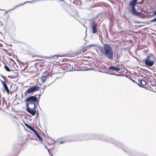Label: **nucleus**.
<instances>
[{"label": "nucleus", "mask_w": 156, "mask_h": 156, "mask_svg": "<svg viewBox=\"0 0 156 156\" xmlns=\"http://www.w3.org/2000/svg\"><path fill=\"white\" fill-rule=\"evenodd\" d=\"M133 2H135L137 4V0H132Z\"/></svg>", "instance_id": "nucleus-23"}, {"label": "nucleus", "mask_w": 156, "mask_h": 156, "mask_svg": "<svg viewBox=\"0 0 156 156\" xmlns=\"http://www.w3.org/2000/svg\"><path fill=\"white\" fill-rule=\"evenodd\" d=\"M4 67L6 70L8 72H9L10 71V69L6 65L4 66Z\"/></svg>", "instance_id": "nucleus-16"}, {"label": "nucleus", "mask_w": 156, "mask_h": 156, "mask_svg": "<svg viewBox=\"0 0 156 156\" xmlns=\"http://www.w3.org/2000/svg\"><path fill=\"white\" fill-rule=\"evenodd\" d=\"M156 10L155 11V12H154V14L152 15V16L154 15H156Z\"/></svg>", "instance_id": "nucleus-25"}, {"label": "nucleus", "mask_w": 156, "mask_h": 156, "mask_svg": "<svg viewBox=\"0 0 156 156\" xmlns=\"http://www.w3.org/2000/svg\"><path fill=\"white\" fill-rule=\"evenodd\" d=\"M155 58L154 55L149 54L147 55L146 58H144L141 62L143 63H144L145 66L148 68L152 66L155 63Z\"/></svg>", "instance_id": "nucleus-2"}, {"label": "nucleus", "mask_w": 156, "mask_h": 156, "mask_svg": "<svg viewBox=\"0 0 156 156\" xmlns=\"http://www.w3.org/2000/svg\"><path fill=\"white\" fill-rule=\"evenodd\" d=\"M107 74H109V73H110L109 72H108V73H106Z\"/></svg>", "instance_id": "nucleus-26"}, {"label": "nucleus", "mask_w": 156, "mask_h": 156, "mask_svg": "<svg viewBox=\"0 0 156 156\" xmlns=\"http://www.w3.org/2000/svg\"><path fill=\"white\" fill-rule=\"evenodd\" d=\"M30 104V103L29 102V103H27L26 104V105H27V108H30L29 107V105Z\"/></svg>", "instance_id": "nucleus-19"}, {"label": "nucleus", "mask_w": 156, "mask_h": 156, "mask_svg": "<svg viewBox=\"0 0 156 156\" xmlns=\"http://www.w3.org/2000/svg\"><path fill=\"white\" fill-rule=\"evenodd\" d=\"M97 24L96 23L93 22L91 24V27L92 30V33L93 34H97L98 33V28H97Z\"/></svg>", "instance_id": "nucleus-6"}, {"label": "nucleus", "mask_w": 156, "mask_h": 156, "mask_svg": "<svg viewBox=\"0 0 156 156\" xmlns=\"http://www.w3.org/2000/svg\"><path fill=\"white\" fill-rule=\"evenodd\" d=\"M51 155V156H52V155Z\"/></svg>", "instance_id": "nucleus-31"}, {"label": "nucleus", "mask_w": 156, "mask_h": 156, "mask_svg": "<svg viewBox=\"0 0 156 156\" xmlns=\"http://www.w3.org/2000/svg\"><path fill=\"white\" fill-rule=\"evenodd\" d=\"M41 0H34L32 2H30V1L26 2H24L23 4H20L19 5H18L16 6L15 7V8H16L17 7H18L20 6H22L23 5H24L26 3H35L36 2L40 1Z\"/></svg>", "instance_id": "nucleus-10"}, {"label": "nucleus", "mask_w": 156, "mask_h": 156, "mask_svg": "<svg viewBox=\"0 0 156 156\" xmlns=\"http://www.w3.org/2000/svg\"><path fill=\"white\" fill-rule=\"evenodd\" d=\"M65 142L64 141H59V143L60 144H63Z\"/></svg>", "instance_id": "nucleus-21"}, {"label": "nucleus", "mask_w": 156, "mask_h": 156, "mask_svg": "<svg viewBox=\"0 0 156 156\" xmlns=\"http://www.w3.org/2000/svg\"><path fill=\"white\" fill-rule=\"evenodd\" d=\"M86 27V30H87V27Z\"/></svg>", "instance_id": "nucleus-28"}, {"label": "nucleus", "mask_w": 156, "mask_h": 156, "mask_svg": "<svg viewBox=\"0 0 156 156\" xmlns=\"http://www.w3.org/2000/svg\"><path fill=\"white\" fill-rule=\"evenodd\" d=\"M108 69L112 71L117 72L120 70V69L119 68H118L117 66H110Z\"/></svg>", "instance_id": "nucleus-9"}, {"label": "nucleus", "mask_w": 156, "mask_h": 156, "mask_svg": "<svg viewBox=\"0 0 156 156\" xmlns=\"http://www.w3.org/2000/svg\"><path fill=\"white\" fill-rule=\"evenodd\" d=\"M93 46H94V45L90 44V45H89L88 46H87V48H91V47H92Z\"/></svg>", "instance_id": "nucleus-17"}, {"label": "nucleus", "mask_w": 156, "mask_h": 156, "mask_svg": "<svg viewBox=\"0 0 156 156\" xmlns=\"http://www.w3.org/2000/svg\"><path fill=\"white\" fill-rule=\"evenodd\" d=\"M1 10H2V9H1Z\"/></svg>", "instance_id": "nucleus-30"}, {"label": "nucleus", "mask_w": 156, "mask_h": 156, "mask_svg": "<svg viewBox=\"0 0 156 156\" xmlns=\"http://www.w3.org/2000/svg\"><path fill=\"white\" fill-rule=\"evenodd\" d=\"M102 53L105 58L110 61L114 60L115 54L110 44H104Z\"/></svg>", "instance_id": "nucleus-1"}, {"label": "nucleus", "mask_w": 156, "mask_h": 156, "mask_svg": "<svg viewBox=\"0 0 156 156\" xmlns=\"http://www.w3.org/2000/svg\"><path fill=\"white\" fill-rule=\"evenodd\" d=\"M25 126L28 128L30 129L31 131H33V132L35 130L34 129V128L30 125H29L27 123H25Z\"/></svg>", "instance_id": "nucleus-12"}, {"label": "nucleus", "mask_w": 156, "mask_h": 156, "mask_svg": "<svg viewBox=\"0 0 156 156\" xmlns=\"http://www.w3.org/2000/svg\"><path fill=\"white\" fill-rule=\"evenodd\" d=\"M109 74L111 75H115V76H119L118 74H115L114 73H109Z\"/></svg>", "instance_id": "nucleus-18"}, {"label": "nucleus", "mask_w": 156, "mask_h": 156, "mask_svg": "<svg viewBox=\"0 0 156 156\" xmlns=\"http://www.w3.org/2000/svg\"><path fill=\"white\" fill-rule=\"evenodd\" d=\"M34 134L36 135V136L37 137L38 139L41 141H42V139L40 136V135L38 133L37 131L35 130L34 131Z\"/></svg>", "instance_id": "nucleus-11"}, {"label": "nucleus", "mask_w": 156, "mask_h": 156, "mask_svg": "<svg viewBox=\"0 0 156 156\" xmlns=\"http://www.w3.org/2000/svg\"><path fill=\"white\" fill-rule=\"evenodd\" d=\"M38 100V99L37 97L35 96H31L26 99L25 101L29 102L30 105L33 106V109H35L36 105L35 103L37 102Z\"/></svg>", "instance_id": "nucleus-4"}, {"label": "nucleus", "mask_w": 156, "mask_h": 156, "mask_svg": "<svg viewBox=\"0 0 156 156\" xmlns=\"http://www.w3.org/2000/svg\"><path fill=\"white\" fill-rule=\"evenodd\" d=\"M47 76H42L41 77V80L42 82H45L46 79H47Z\"/></svg>", "instance_id": "nucleus-13"}, {"label": "nucleus", "mask_w": 156, "mask_h": 156, "mask_svg": "<svg viewBox=\"0 0 156 156\" xmlns=\"http://www.w3.org/2000/svg\"><path fill=\"white\" fill-rule=\"evenodd\" d=\"M156 21V17L152 20H151L150 22H151Z\"/></svg>", "instance_id": "nucleus-20"}, {"label": "nucleus", "mask_w": 156, "mask_h": 156, "mask_svg": "<svg viewBox=\"0 0 156 156\" xmlns=\"http://www.w3.org/2000/svg\"><path fill=\"white\" fill-rule=\"evenodd\" d=\"M39 88L40 87H39L36 85L32 86L28 89L25 92V95L26 96L28 94L33 93L34 92L36 91H37Z\"/></svg>", "instance_id": "nucleus-5"}, {"label": "nucleus", "mask_w": 156, "mask_h": 156, "mask_svg": "<svg viewBox=\"0 0 156 156\" xmlns=\"http://www.w3.org/2000/svg\"><path fill=\"white\" fill-rule=\"evenodd\" d=\"M0 81L2 83V85H3V87H5V86H7L6 84V82L5 81H3L1 80H0Z\"/></svg>", "instance_id": "nucleus-15"}, {"label": "nucleus", "mask_w": 156, "mask_h": 156, "mask_svg": "<svg viewBox=\"0 0 156 156\" xmlns=\"http://www.w3.org/2000/svg\"><path fill=\"white\" fill-rule=\"evenodd\" d=\"M35 109H33V107L32 108H27V111L32 115H34L36 113V111L35 110Z\"/></svg>", "instance_id": "nucleus-8"}, {"label": "nucleus", "mask_w": 156, "mask_h": 156, "mask_svg": "<svg viewBox=\"0 0 156 156\" xmlns=\"http://www.w3.org/2000/svg\"><path fill=\"white\" fill-rule=\"evenodd\" d=\"M136 4V3L133 0L131 1L130 2L129 6H131L132 7L131 9V12L134 15L140 17L141 12L136 11L135 8V6Z\"/></svg>", "instance_id": "nucleus-3"}, {"label": "nucleus", "mask_w": 156, "mask_h": 156, "mask_svg": "<svg viewBox=\"0 0 156 156\" xmlns=\"http://www.w3.org/2000/svg\"><path fill=\"white\" fill-rule=\"evenodd\" d=\"M43 91L42 92L41 91L40 92V95H41V94H42L43 93Z\"/></svg>", "instance_id": "nucleus-22"}, {"label": "nucleus", "mask_w": 156, "mask_h": 156, "mask_svg": "<svg viewBox=\"0 0 156 156\" xmlns=\"http://www.w3.org/2000/svg\"><path fill=\"white\" fill-rule=\"evenodd\" d=\"M48 152H49V154H51V155H52L51 153L50 152V151H49V149L48 150Z\"/></svg>", "instance_id": "nucleus-24"}, {"label": "nucleus", "mask_w": 156, "mask_h": 156, "mask_svg": "<svg viewBox=\"0 0 156 156\" xmlns=\"http://www.w3.org/2000/svg\"><path fill=\"white\" fill-rule=\"evenodd\" d=\"M138 82L140 83V84H141V87H147V82L143 78L141 79H138Z\"/></svg>", "instance_id": "nucleus-7"}, {"label": "nucleus", "mask_w": 156, "mask_h": 156, "mask_svg": "<svg viewBox=\"0 0 156 156\" xmlns=\"http://www.w3.org/2000/svg\"><path fill=\"white\" fill-rule=\"evenodd\" d=\"M5 13H7V12H6V11Z\"/></svg>", "instance_id": "nucleus-29"}, {"label": "nucleus", "mask_w": 156, "mask_h": 156, "mask_svg": "<svg viewBox=\"0 0 156 156\" xmlns=\"http://www.w3.org/2000/svg\"><path fill=\"white\" fill-rule=\"evenodd\" d=\"M38 96H39V98H40V96H41V95H40V94H38Z\"/></svg>", "instance_id": "nucleus-27"}, {"label": "nucleus", "mask_w": 156, "mask_h": 156, "mask_svg": "<svg viewBox=\"0 0 156 156\" xmlns=\"http://www.w3.org/2000/svg\"><path fill=\"white\" fill-rule=\"evenodd\" d=\"M4 89L5 90V91L7 92V93L8 94L9 93V90L8 88V87L7 86H5V87H4Z\"/></svg>", "instance_id": "nucleus-14"}]
</instances>
